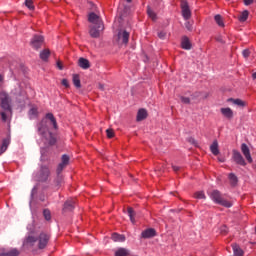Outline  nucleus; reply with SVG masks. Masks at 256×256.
Returning <instances> with one entry per match:
<instances>
[{
  "label": "nucleus",
  "mask_w": 256,
  "mask_h": 256,
  "mask_svg": "<svg viewBox=\"0 0 256 256\" xmlns=\"http://www.w3.org/2000/svg\"><path fill=\"white\" fill-rule=\"evenodd\" d=\"M49 125H52L54 129H57V119L53 113H47L44 119L37 125L38 133L42 137L44 143L47 145H55L57 138L51 131H49Z\"/></svg>",
  "instance_id": "obj_1"
},
{
  "label": "nucleus",
  "mask_w": 256,
  "mask_h": 256,
  "mask_svg": "<svg viewBox=\"0 0 256 256\" xmlns=\"http://www.w3.org/2000/svg\"><path fill=\"white\" fill-rule=\"evenodd\" d=\"M0 112L2 121L6 122L7 119H11L13 116V109L11 108V97L6 92L0 93Z\"/></svg>",
  "instance_id": "obj_2"
},
{
  "label": "nucleus",
  "mask_w": 256,
  "mask_h": 256,
  "mask_svg": "<svg viewBox=\"0 0 256 256\" xmlns=\"http://www.w3.org/2000/svg\"><path fill=\"white\" fill-rule=\"evenodd\" d=\"M210 198L212 199V201H214V203H216L217 205H222V207H233V203L224 199L223 195L221 194V192H219V190H213L210 193Z\"/></svg>",
  "instance_id": "obj_3"
},
{
  "label": "nucleus",
  "mask_w": 256,
  "mask_h": 256,
  "mask_svg": "<svg viewBox=\"0 0 256 256\" xmlns=\"http://www.w3.org/2000/svg\"><path fill=\"white\" fill-rule=\"evenodd\" d=\"M51 239V234L47 232H41L37 238L38 249H45L49 245V240Z\"/></svg>",
  "instance_id": "obj_4"
},
{
  "label": "nucleus",
  "mask_w": 256,
  "mask_h": 256,
  "mask_svg": "<svg viewBox=\"0 0 256 256\" xmlns=\"http://www.w3.org/2000/svg\"><path fill=\"white\" fill-rule=\"evenodd\" d=\"M103 29H105L103 24L90 26V30H89L90 37H92V39H99V37H101V31H103Z\"/></svg>",
  "instance_id": "obj_5"
},
{
  "label": "nucleus",
  "mask_w": 256,
  "mask_h": 256,
  "mask_svg": "<svg viewBox=\"0 0 256 256\" xmlns=\"http://www.w3.org/2000/svg\"><path fill=\"white\" fill-rule=\"evenodd\" d=\"M44 41H45V39L43 38V36L34 35L30 41V46L32 47V49H35L37 51V50L41 49Z\"/></svg>",
  "instance_id": "obj_6"
},
{
  "label": "nucleus",
  "mask_w": 256,
  "mask_h": 256,
  "mask_svg": "<svg viewBox=\"0 0 256 256\" xmlns=\"http://www.w3.org/2000/svg\"><path fill=\"white\" fill-rule=\"evenodd\" d=\"M180 7L182 10V17L186 21L191 19V9H189V3H187V0H181Z\"/></svg>",
  "instance_id": "obj_7"
},
{
  "label": "nucleus",
  "mask_w": 256,
  "mask_h": 256,
  "mask_svg": "<svg viewBox=\"0 0 256 256\" xmlns=\"http://www.w3.org/2000/svg\"><path fill=\"white\" fill-rule=\"evenodd\" d=\"M50 173L51 172L49 171V168L47 166H42L40 172L38 173V181H47V179H49Z\"/></svg>",
  "instance_id": "obj_8"
},
{
  "label": "nucleus",
  "mask_w": 256,
  "mask_h": 256,
  "mask_svg": "<svg viewBox=\"0 0 256 256\" xmlns=\"http://www.w3.org/2000/svg\"><path fill=\"white\" fill-rule=\"evenodd\" d=\"M233 159L237 165H242V167H245L247 163L245 162V159L243 158V155H241V152L237 150H233Z\"/></svg>",
  "instance_id": "obj_9"
},
{
  "label": "nucleus",
  "mask_w": 256,
  "mask_h": 256,
  "mask_svg": "<svg viewBox=\"0 0 256 256\" xmlns=\"http://www.w3.org/2000/svg\"><path fill=\"white\" fill-rule=\"evenodd\" d=\"M241 152L243 153L248 163H253V158L251 157V150H249V146H247V144L243 143L241 145Z\"/></svg>",
  "instance_id": "obj_10"
},
{
  "label": "nucleus",
  "mask_w": 256,
  "mask_h": 256,
  "mask_svg": "<svg viewBox=\"0 0 256 256\" xmlns=\"http://www.w3.org/2000/svg\"><path fill=\"white\" fill-rule=\"evenodd\" d=\"M118 41L127 45L129 43V32H127V30H120L118 32Z\"/></svg>",
  "instance_id": "obj_11"
},
{
  "label": "nucleus",
  "mask_w": 256,
  "mask_h": 256,
  "mask_svg": "<svg viewBox=\"0 0 256 256\" xmlns=\"http://www.w3.org/2000/svg\"><path fill=\"white\" fill-rule=\"evenodd\" d=\"M88 21L93 25H103V21L101 20V18H99V16L93 12L89 14Z\"/></svg>",
  "instance_id": "obj_12"
},
{
  "label": "nucleus",
  "mask_w": 256,
  "mask_h": 256,
  "mask_svg": "<svg viewBox=\"0 0 256 256\" xmlns=\"http://www.w3.org/2000/svg\"><path fill=\"white\" fill-rule=\"evenodd\" d=\"M74 209H75V200L70 199V200H67L64 203V207L62 209V213H67L69 211H73Z\"/></svg>",
  "instance_id": "obj_13"
},
{
  "label": "nucleus",
  "mask_w": 256,
  "mask_h": 256,
  "mask_svg": "<svg viewBox=\"0 0 256 256\" xmlns=\"http://www.w3.org/2000/svg\"><path fill=\"white\" fill-rule=\"evenodd\" d=\"M155 235H157V232L153 228L146 229L141 233L142 239H151L155 237Z\"/></svg>",
  "instance_id": "obj_14"
},
{
  "label": "nucleus",
  "mask_w": 256,
  "mask_h": 256,
  "mask_svg": "<svg viewBox=\"0 0 256 256\" xmlns=\"http://www.w3.org/2000/svg\"><path fill=\"white\" fill-rule=\"evenodd\" d=\"M228 103H232L233 105H237V107H245L247 103L239 98L234 99V98H229L227 100Z\"/></svg>",
  "instance_id": "obj_15"
},
{
  "label": "nucleus",
  "mask_w": 256,
  "mask_h": 256,
  "mask_svg": "<svg viewBox=\"0 0 256 256\" xmlns=\"http://www.w3.org/2000/svg\"><path fill=\"white\" fill-rule=\"evenodd\" d=\"M147 110L144 108H141L138 110L137 116H136V121H145V118L147 117Z\"/></svg>",
  "instance_id": "obj_16"
},
{
  "label": "nucleus",
  "mask_w": 256,
  "mask_h": 256,
  "mask_svg": "<svg viewBox=\"0 0 256 256\" xmlns=\"http://www.w3.org/2000/svg\"><path fill=\"white\" fill-rule=\"evenodd\" d=\"M228 179L231 187H237V184L239 183V178H237V175H235V173L228 174Z\"/></svg>",
  "instance_id": "obj_17"
},
{
  "label": "nucleus",
  "mask_w": 256,
  "mask_h": 256,
  "mask_svg": "<svg viewBox=\"0 0 256 256\" xmlns=\"http://www.w3.org/2000/svg\"><path fill=\"white\" fill-rule=\"evenodd\" d=\"M181 47L182 49H185L186 51L191 50V41H189V38L184 36L181 41Z\"/></svg>",
  "instance_id": "obj_18"
},
{
  "label": "nucleus",
  "mask_w": 256,
  "mask_h": 256,
  "mask_svg": "<svg viewBox=\"0 0 256 256\" xmlns=\"http://www.w3.org/2000/svg\"><path fill=\"white\" fill-rule=\"evenodd\" d=\"M220 112L226 119H233V110L231 108H221Z\"/></svg>",
  "instance_id": "obj_19"
},
{
  "label": "nucleus",
  "mask_w": 256,
  "mask_h": 256,
  "mask_svg": "<svg viewBox=\"0 0 256 256\" xmlns=\"http://www.w3.org/2000/svg\"><path fill=\"white\" fill-rule=\"evenodd\" d=\"M11 143V138L7 137L2 141V146L0 148V154L5 153L7 151V147H9V144Z\"/></svg>",
  "instance_id": "obj_20"
},
{
  "label": "nucleus",
  "mask_w": 256,
  "mask_h": 256,
  "mask_svg": "<svg viewBox=\"0 0 256 256\" xmlns=\"http://www.w3.org/2000/svg\"><path fill=\"white\" fill-rule=\"evenodd\" d=\"M232 249L234 256H243L245 252H243V249L238 244H232Z\"/></svg>",
  "instance_id": "obj_21"
},
{
  "label": "nucleus",
  "mask_w": 256,
  "mask_h": 256,
  "mask_svg": "<svg viewBox=\"0 0 256 256\" xmlns=\"http://www.w3.org/2000/svg\"><path fill=\"white\" fill-rule=\"evenodd\" d=\"M78 65L79 67H81V69H89V67H91V65L89 64V60L85 58H79Z\"/></svg>",
  "instance_id": "obj_22"
},
{
  "label": "nucleus",
  "mask_w": 256,
  "mask_h": 256,
  "mask_svg": "<svg viewBox=\"0 0 256 256\" xmlns=\"http://www.w3.org/2000/svg\"><path fill=\"white\" fill-rule=\"evenodd\" d=\"M21 252L17 248H13L9 251L3 252L0 256H19Z\"/></svg>",
  "instance_id": "obj_23"
},
{
  "label": "nucleus",
  "mask_w": 256,
  "mask_h": 256,
  "mask_svg": "<svg viewBox=\"0 0 256 256\" xmlns=\"http://www.w3.org/2000/svg\"><path fill=\"white\" fill-rule=\"evenodd\" d=\"M35 243H37V238L34 236H28L24 240L23 245H30L31 247H33L35 245Z\"/></svg>",
  "instance_id": "obj_24"
},
{
  "label": "nucleus",
  "mask_w": 256,
  "mask_h": 256,
  "mask_svg": "<svg viewBox=\"0 0 256 256\" xmlns=\"http://www.w3.org/2000/svg\"><path fill=\"white\" fill-rule=\"evenodd\" d=\"M210 151L214 155H218L219 154V142H217V140H214L213 143L211 144Z\"/></svg>",
  "instance_id": "obj_25"
},
{
  "label": "nucleus",
  "mask_w": 256,
  "mask_h": 256,
  "mask_svg": "<svg viewBox=\"0 0 256 256\" xmlns=\"http://www.w3.org/2000/svg\"><path fill=\"white\" fill-rule=\"evenodd\" d=\"M50 55H51V51H49V49H45L40 52V59H42V61H47Z\"/></svg>",
  "instance_id": "obj_26"
},
{
  "label": "nucleus",
  "mask_w": 256,
  "mask_h": 256,
  "mask_svg": "<svg viewBox=\"0 0 256 256\" xmlns=\"http://www.w3.org/2000/svg\"><path fill=\"white\" fill-rule=\"evenodd\" d=\"M239 21L241 23H245V21H247V19H249V11L244 10L240 16L238 17Z\"/></svg>",
  "instance_id": "obj_27"
},
{
  "label": "nucleus",
  "mask_w": 256,
  "mask_h": 256,
  "mask_svg": "<svg viewBox=\"0 0 256 256\" xmlns=\"http://www.w3.org/2000/svg\"><path fill=\"white\" fill-rule=\"evenodd\" d=\"M112 240H114L115 242L123 243V241H125V236L114 233L112 234Z\"/></svg>",
  "instance_id": "obj_28"
},
{
  "label": "nucleus",
  "mask_w": 256,
  "mask_h": 256,
  "mask_svg": "<svg viewBox=\"0 0 256 256\" xmlns=\"http://www.w3.org/2000/svg\"><path fill=\"white\" fill-rule=\"evenodd\" d=\"M28 115L30 119H35L39 115V111L37 110V107H32L29 110Z\"/></svg>",
  "instance_id": "obj_29"
},
{
  "label": "nucleus",
  "mask_w": 256,
  "mask_h": 256,
  "mask_svg": "<svg viewBox=\"0 0 256 256\" xmlns=\"http://www.w3.org/2000/svg\"><path fill=\"white\" fill-rule=\"evenodd\" d=\"M73 83L74 86L77 87V89H81V79L79 78L78 74L73 75Z\"/></svg>",
  "instance_id": "obj_30"
},
{
  "label": "nucleus",
  "mask_w": 256,
  "mask_h": 256,
  "mask_svg": "<svg viewBox=\"0 0 256 256\" xmlns=\"http://www.w3.org/2000/svg\"><path fill=\"white\" fill-rule=\"evenodd\" d=\"M115 256H129V250H127L125 248H119L115 252Z\"/></svg>",
  "instance_id": "obj_31"
},
{
  "label": "nucleus",
  "mask_w": 256,
  "mask_h": 256,
  "mask_svg": "<svg viewBox=\"0 0 256 256\" xmlns=\"http://www.w3.org/2000/svg\"><path fill=\"white\" fill-rule=\"evenodd\" d=\"M62 184H63V176H61V174H58V176L54 181V185L57 189H59V187H61Z\"/></svg>",
  "instance_id": "obj_32"
},
{
  "label": "nucleus",
  "mask_w": 256,
  "mask_h": 256,
  "mask_svg": "<svg viewBox=\"0 0 256 256\" xmlns=\"http://www.w3.org/2000/svg\"><path fill=\"white\" fill-rule=\"evenodd\" d=\"M128 216L130 217L131 223H135V210L133 208L129 207L127 209Z\"/></svg>",
  "instance_id": "obj_33"
},
{
  "label": "nucleus",
  "mask_w": 256,
  "mask_h": 256,
  "mask_svg": "<svg viewBox=\"0 0 256 256\" xmlns=\"http://www.w3.org/2000/svg\"><path fill=\"white\" fill-rule=\"evenodd\" d=\"M147 14H148V17L152 19V21H157V14H155V12L149 7L147 9Z\"/></svg>",
  "instance_id": "obj_34"
},
{
  "label": "nucleus",
  "mask_w": 256,
  "mask_h": 256,
  "mask_svg": "<svg viewBox=\"0 0 256 256\" xmlns=\"http://www.w3.org/2000/svg\"><path fill=\"white\" fill-rule=\"evenodd\" d=\"M217 25H219V27H225V23H223V18L221 17V15L217 14L215 17H214Z\"/></svg>",
  "instance_id": "obj_35"
},
{
  "label": "nucleus",
  "mask_w": 256,
  "mask_h": 256,
  "mask_svg": "<svg viewBox=\"0 0 256 256\" xmlns=\"http://www.w3.org/2000/svg\"><path fill=\"white\" fill-rule=\"evenodd\" d=\"M25 5L30 11L35 10V5H33V0H25Z\"/></svg>",
  "instance_id": "obj_36"
},
{
  "label": "nucleus",
  "mask_w": 256,
  "mask_h": 256,
  "mask_svg": "<svg viewBox=\"0 0 256 256\" xmlns=\"http://www.w3.org/2000/svg\"><path fill=\"white\" fill-rule=\"evenodd\" d=\"M194 197H195L196 199H206L205 192H203V191L196 192V193L194 194Z\"/></svg>",
  "instance_id": "obj_37"
},
{
  "label": "nucleus",
  "mask_w": 256,
  "mask_h": 256,
  "mask_svg": "<svg viewBox=\"0 0 256 256\" xmlns=\"http://www.w3.org/2000/svg\"><path fill=\"white\" fill-rule=\"evenodd\" d=\"M63 165L67 167L69 165V156L67 154L62 155V162Z\"/></svg>",
  "instance_id": "obj_38"
},
{
  "label": "nucleus",
  "mask_w": 256,
  "mask_h": 256,
  "mask_svg": "<svg viewBox=\"0 0 256 256\" xmlns=\"http://www.w3.org/2000/svg\"><path fill=\"white\" fill-rule=\"evenodd\" d=\"M43 215H44L46 221H50V220H51V211L45 209V210L43 211Z\"/></svg>",
  "instance_id": "obj_39"
},
{
  "label": "nucleus",
  "mask_w": 256,
  "mask_h": 256,
  "mask_svg": "<svg viewBox=\"0 0 256 256\" xmlns=\"http://www.w3.org/2000/svg\"><path fill=\"white\" fill-rule=\"evenodd\" d=\"M106 135H107L108 139H113L115 132L113 131V129H107Z\"/></svg>",
  "instance_id": "obj_40"
},
{
  "label": "nucleus",
  "mask_w": 256,
  "mask_h": 256,
  "mask_svg": "<svg viewBox=\"0 0 256 256\" xmlns=\"http://www.w3.org/2000/svg\"><path fill=\"white\" fill-rule=\"evenodd\" d=\"M242 55L244 59H249V56L251 55V51L249 49H245L242 51Z\"/></svg>",
  "instance_id": "obj_41"
},
{
  "label": "nucleus",
  "mask_w": 256,
  "mask_h": 256,
  "mask_svg": "<svg viewBox=\"0 0 256 256\" xmlns=\"http://www.w3.org/2000/svg\"><path fill=\"white\" fill-rule=\"evenodd\" d=\"M180 99L184 105H189V103H191V99L189 97L181 96Z\"/></svg>",
  "instance_id": "obj_42"
},
{
  "label": "nucleus",
  "mask_w": 256,
  "mask_h": 256,
  "mask_svg": "<svg viewBox=\"0 0 256 256\" xmlns=\"http://www.w3.org/2000/svg\"><path fill=\"white\" fill-rule=\"evenodd\" d=\"M65 164H62V163H60L59 165H58V167H57V175H61V171H63L64 169H65Z\"/></svg>",
  "instance_id": "obj_43"
},
{
  "label": "nucleus",
  "mask_w": 256,
  "mask_h": 256,
  "mask_svg": "<svg viewBox=\"0 0 256 256\" xmlns=\"http://www.w3.org/2000/svg\"><path fill=\"white\" fill-rule=\"evenodd\" d=\"M185 27L188 31H193V24H191V22H186Z\"/></svg>",
  "instance_id": "obj_44"
},
{
  "label": "nucleus",
  "mask_w": 256,
  "mask_h": 256,
  "mask_svg": "<svg viewBox=\"0 0 256 256\" xmlns=\"http://www.w3.org/2000/svg\"><path fill=\"white\" fill-rule=\"evenodd\" d=\"M158 37L159 39H165V37H167V33L163 31L158 32Z\"/></svg>",
  "instance_id": "obj_45"
},
{
  "label": "nucleus",
  "mask_w": 256,
  "mask_h": 256,
  "mask_svg": "<svg viewBox=\"0 0 256 256\" xmlns=\"http://www.w3.org/2000/svg\"><path fill=\"white\" fill-rule=\"evenodd\" d=\"M253 3H255V0H244V5L246 6L253 5Z\"/></svg>",
  "instance_id": "obj_46"
},
{
  "label": "nucleus",
  "mask_w": 256,
  "mask_h": 256,
  "mask_svg": "<svg viewBox=\"0 0 256 256\" xmlns=\"http://www.w3.org/2000/svg\"><path fill=\"white\" fill-rule=\"evenodd\" d=\"M62 85H63L64 87H69V81H68L67 79H63V80H62Z\"/></svg>",
  "instance_id": "obj_47"
},
{
  "label": "nucleus",
  "mask_w": 256,
  "mask_h": 256,
  "mask_svg": "<svg viewBox=\"0 0 256 256\" xmlns=\"http://www.w3.org/2000/svg\"><path fill=\"white\" fill-rule=\"evenodd\" d=\"M57 67L60 71H63V63H61V61L57 62Z\"/></svg>",
  "instance_id": "obj_48"
},
{
  "label": "nucleus",
  "mask_w": 256,
  "mask_h": 256,
  "mask_svg": "<svg viewBox=\"0 0 256 256\" xmlns=\"http://www.w3.org/2000/svg\"><path fill=\"white\" fill-rule=\"evenodd\" d=\"M216 41H218V43H225V41L223 40V37L222 36H218L216 38Z\"/></svg>",
  "instance_id": "obj_49"
},
{
  "label": "nucleus",
  "mask_w": 256,
  "mask_h": 256,
  "mask_svg": "<svg viewBox=\"0 0 256 256\" xmlns=\"http://www.w3.org/2000/svg\"><path fill=\"white\" fill-rule=\"evenodd\" d=\"M172 169L175 171V173H177V171H180L181 168L179 166L172 165Z\"/></svg>",
  "instance_id": "obj_50"
},
{
  "label": "nucleus",
  "mask_w": 256,
  "mask_h": 256,
  "mask_svg": "<svg viewBox=\"0 0 256 256\" xmlns=\"http://www.w3.org/2000/svg\"><path fill=\"white\" fill-rule=\"evenodd\" d=\"M221 233H222V235H226V233H227V227H223L222 229H221Z\"/></svg>",
  "instance_id": "obj_51"
},
{
  "label": "nucleus",
  "mask_w": 256,
  "mask_h": 256,
  "mask_svg": "<svg viewBox=\"0 0 256 256\" xmlns=\"http://www.w3.org/2000/svg\"><path fill=\"white\" fill-rule=\"evenodd\" d=\"M99 89H101V91H103L105 89V86L103 84H99Z\"/></svg>",
  "instance_id": "obj_52"
},
{
  "label": "nucleus",
  "mask_w": 256,
  "mask_h": 256,
  "mask_svg": "<svg viewBox=\"0 0 256 256\" xmlns=\"http://www.w3.org/2000/svg\"><path fill=\"white\" fill-rule=\"evenodd\" d=\"M189 142L195 145V140L193 138H189Z\"/></svg>",
  "instance_id": "obj_53"
},
{
  "label": "nucleus",
  "mask_w": 256,
  "mask_h": 256,
  "mask_svg": "<svg viewBox=\"0 0 256 256\" xmlns=\"http://www.w3.org/2000/svg\"><path fill=\"white\" fill-rule=\"evenodd\" d=\"M253 79H256V72L252 74Z\"/></svg>",
  "instance_id": "obj_54"
},
{
  "label": "nucleus",
  "mask_w": 256,
  "mask_h": 256,
  "mask_svg": "<svg viewBox=\"0 0 256 256\" xmlns=\"http://www.w3.org/2000/svg\"><path fill=\"white\" fill-rule=\"evenodd\" d=\"M3 81V75L0 74V83Z\"/></svg>",
  "instance_id": "obj_55"
},
{
  "label": "nucleus",
  "mask_w": 256,
  "mask_h": 256,
  "mask_svg": "<svg viewBox=\"0 0 256 256\" xmlns=\"http://www.w3.org/2000/svg\"><path fill=\"white\" fill-rule=\"evenodd\" d=\"M127 1V3H131V0H126Z\"/></svg>",
  "instance_id": "obj_56"
},
{
  "label": "nucleus",
  "mask_w": 256,
  "mask_h": 256,
  "mask_svg": "<svg viewBox=\"0 0 256 256\" xmlns=\"http://www.w3.org/2000/svg\"><path fill=\"white\" fill-rule=\"evenodd\" d=\"M219 161H221L223 163L224 160L223 159H219Z\"/></svg>",
  "instance_id": "obj_57"
}]
</instances>
